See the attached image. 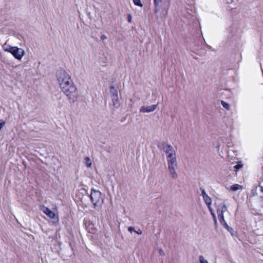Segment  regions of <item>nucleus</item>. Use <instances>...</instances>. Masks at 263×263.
Segmentation results:
<instances>
[{
	"label": "nucleus",
	"instance_id": "f257e3e1",
	"mask_svg": "<svg viewBox=\"0 0 263 263\" xmlns=\"http://www.w3.org/2000/svg\"><path fill=\"white\" fill-rule=\"evenodd\" d=\"M57 76L62 91L68 97L69 101L72 103L77 101L79 97L77 88L69 75L65 71L60 70Z\"/></svg>",
	"mask_w": 263,
	"mask_h": 263
},
{
	"label": "nucleus",
	"instance_id": "f03ea898",
	"mask_svg": "<svg viewBox=\"0 0 263 263\" xmlns=\"http://www.w3.org/2000/svg\"><path fill=\"white\" fill-rule=\"evenodd\" d=\"M3 49L5 51L11 53L18 60H21L25 53L24 50L22 48L16 46H11L7 43L3 45Z\"/></svg>",
	"mask_w": 263,
	"mask_h": 263
},
{
	"label": "nucleus",
	"instance_id": "7ed1b4c3",
	"mask_svg": "<svg viewBox=\"0 0 263 263\" xmlns=\"http://www.w3.org/2000/svg\"><path fill=\"white\" fill-rule=\"evenodd\" d=\"M90 198L94 208H96L99 205H101L103 202L102 194L98 190L92 189Z\"/></svg>",
	"mask_w": 263,
	"mask_h": 263
},
{
	"label": "nucleus",
	"instance_id": "20e7f679",
	"mask_svg": "<svg viewBox=\"0 0 263 263\" xmlns=\"http://www.w3.org/2000/svg\"><path fill=\"white\" fill-rule=\"evenodd\" d=\"M158 147L160 149H163L166 154L167 158L172 157L176 155L175 151L172 145L166 144L164 142H162L158 144Z\"/></svg>",
	"mask_w": 263,
	"mask_h": 263
},
{
	"label": "nucleus",
	"instance_id": "39448f33",
	"mask_svg": "<svg viewBox=\"0 0 263 263\" xmlns=\"http://www.w3.org/2000/svg\"><path fill=\"white\" fill-rule=\"evenodd\" d=\"M110 92L111 93L112 106L114 107V108H118L120 105V101L118 98V91L116 89H115L114 86H111L110 87Z\"/></svg>",
	"mask_w": 263,
	"mask_h": 263
},
{
	"label": "nucleus",
	"instance_id": "423d86ee",
	"mask_svg": "<svg viewBox=\"0 0 263 263\" xmlns=\"http://www.w3.org/2000/svg\"><path fill=\"white\" fill-rule=\"evenodd\" d=\"M227 210V208L226 205L221 203L220 204L217 209V215L219 220L220 222L223 225L224 223L225 220L223 216V213Z\"/></svg>",
	"mask_w": 263,
	"mask_h": 263
},
{
	"label": "nucleus",
	"instance_id": "0eeeda50",
	"mask_svg": "<svg viewBox=\"0 0 263 263\" xmlns=\"http://www.w3.org/2000/svg\"><path fill=\"white\" fill-rule=\"evenodd\" d=\"M157 106V105H152L148 106H143L140 108V111L142 112H151L154 111Z\"/></svg>",
	"mask_w": 263,
	"mask_h": 263
},
{
	"label": "nucleus",
	"instance_id": "6e6552de",
	"mask_svg": "<svg viewBox=\"0 0 263 263\" xmlns=\"http://www.w3.org/2000/svg\"><path fill=\"white\" fill-rule=\"evenodd\" d=\"M203 199L205 203V204L207 205L208 208L209 210H211V205L212 204V199L208 195L206 196H205L203 198Z\"/></svg>",
	"mask_w": 263,
	"mask_h": 263
},
{
	"label": "nucleus",
	"instance_id": "1a4fd4ad",
	"mask_svg": "<svg viewBox=\"0 0 263 263\" xmlns=\"http://www.w3.org/2000/svg\"><path fill=\"white\" fill-rule=\"evenodd\" d=\"M44 212L51 218H54L55 216V213L51 211L50 209L48 208H45Z\"/></svg>",
	"mask_w": 263,
	"mask_h": 263
},
{
	"label": "nucleus",
	"instance_id": "9d476101",
	"mask_svg": "<svg viewBox=\"0 0 263 263\" xmlns=\"http://www.w3.org/2000/svg\"><path fill=\"white\" fill-rule=\"evenodd\" d=\"M242 189V186L238 184H235L231 186L230 191H236L238 190Z\"/></svg>",
	"mask_w": 263,
	"mask_h": 263
},
{
	"label": "nucleus",
	"instance_id": "9b49d317",
	"mask_svg": "<svg viewBox=\"0 0 263 263\" xmlns=\"http://www.w3.org/2000/svg\"><path fill=\"white\" fill-rule=\"evenodd\" d=\"M167 158V163H168V164H175V163H177L176 155L173 156L172 157H168V158Z\"/></svg>",
	"mask_w": 263,
	"mask_h": 263
},
{
	"label": "nucleus",
	"instance_id": "f8f14e48",
	"mask_svg": "<svg viewBox=\"0 0 263 263\" xmlns=\"http://www.w3.org/2000/svg\"><path fill=\"white\" fill-rule=\"evenodd\" d=\"M169 171L173 178H177V174L176 172V169H171L169 170Z\"/></svg>",
	"mask_w": 263,
	"mask_h": 263
},
{
	"label": "nucleus",
	"instance_id": "ddd939ff",
	"mask_svg": "<svg viewBox=\"0 0 263 263\" xmlns=\"http://www.w3.org/2000/svg\"><path fill=\"white\" fill-rule=\"evenodd\" d=\"M85 162H86V165L88 167H90L91 166V161L90 159L87 157L85 158Z\"/></svg>",
	"mask_w": 263,
	"mask_h": 263
},
{
	"label": "nucleus",
	"instance_id": "4468645a",
	"mask_svg": "<svg viewBox=\"0 0 263 263\" xmlns=\"http://www.w3.org/2000/svg\"><path fill=\"white\" fill-rule=\"evenodd\" d=\"M221 104L222 106L227 110L230 109V105L223 101H221Z\"/></svg>",
	"mask_w": 263,
	"mask_h": 263
},
{
	"label": "nucleus",
	"instance_id": "2eb2a0df",
	"mask_svg": "<svg viewBox=\"0 0 263 263\" xmlns=\"http://www.w3.org/2000/svg\"><path fill=\"white\" fill-rule=\"evenodd\" d=\"M200 190L201 191V195L202 196V197L203 198L205 196H208V195L206 194V193H205V190L203 188V186H200Z\"/></svg>",
	"mask_w": 263,
	"mask_h": 263
},
{
	"label": "nucleus",
	"instance_id": "dca6fc26",
	"mask_svg": "<svg viewBox=\"0 0 263 263\" xmlns=\"http://www.w3.org/2000/svg\"><path fill=\"white\" fill-rule=\"evenodd\" d=\"M199 260L200 263H209L208 261L204 258L202 255L199 256Z\"/></svg>",
	"mask_w": 263,
	"mask_h": 263
},
{
	"label": "nucleus",
	"instance_id": "f3484780",
	"mask_svg": "<svg viewBox=\"0 0 263 263\" xmlns=\"http://www.w3.org/2000/svg\"><path fill=\"white\" fill-rule=\"evenodd\" d=\"M134 4L136 6L142 7L143 5L140 0H133Z\"/></svg>",
	"mask_w": 263,
	"mask_h": 263
},
{
	"label": "nucleus",
	"instance_id": "a211bd4d",
	"mask_svg": "<svg viewBox=\"0 0 263 263\" xmlns=\"http://www.w3.org/2000/svg\"><path fill=\"white\" fill-rule=\"evenodd\" d=\"M243 166V165L241 164H237V165H235L234 166V171L237 172L238 171L239 169H240L241 167H242Z\"/></svg>",
	"mask_w": 263,
	"mask_h": 263
},
{
	"label": "nucleus",
	"instance_id": "6ab92c4d",
	"mask_svg": "<svg viewBox=\"0 0 263 263\" xmlns=\"http://www.w3.org/2000/svg\"><path fill=\"white\" fill-rule=\"evenodd\" d=\"M223 226L226 229H227L230 233H232V231L233 230V229L229 227L228 224L226 223V222H224V223L223 224Z\"/></svg>",
	"mask_w": 263,
	"mask_h": 263
},
{
	"label": "nucleus",
	"instance_id": "aec40b11",
	"mask_svg": "<svg viewBox=\"0 0 263 263\" xmlns=\"http://www.w3.org/2000/svg\"><path fill=\"white\" fill-rule=\"evenodd\" d=\"M209 211H210L211 212V215H212V217L213 218V219L215 221V223H217V220H216V215L215 214V213H214L212 208L211 207V210H209Z\"/></svg>",
	"mask_w": 263,
	"mask_h": 263
},
{
	"label": "nucleus",
	"instance_id": "412c9836",
	"mask_svg": "<svg viewBox=\"0 0 263 263\" xmlns=\"http://www.w3.org/2000/svg\"><path fill=\"white\" fill-rule=\"evenodd\" d=\"M177 163H175V164H168V170H171V169H176V167H177Z\"/></svg>",
	"mask_w": 263,
	"mask_h": 263
},
{
	"label": "nucleus",
	"instance_id": "4be33fe9",
	"mask_svg": "<svg viewBox=\"0 0 263 263\" xmlns=\"http://www.w3.org/2000/svg\"><path fill=\"white\" fill-rule=\"evenodd\" d=\"M155 6H158L162 2V0H154Z\"/></svg>",
	"mask_w": 263,
	"mask_h": 263
},
{
	"label": "nucleus",
	"instance_id": "5701e85b",
	"mask_svg": "<svg viewBox=\"0 0 263 263\" xmlns=\"http://www.w3.org/2000/svg\"><path fill=\"white\" fill-rule=\"evenodd\" d=\"M5 124V121H4L2 120H0V130L4 126Z\"/></svg>",
	"mask_w": 263,
	"mask_h": 263
},
{
	"label": "nucleus",
	"instance_id": "b1692460",
	"mask_svg": "<svg viewBox=\"0 0 263 263\" xmlns=\"http://www.w3.org/2000/svg\"><path fill=\"white\" fill-rule=\"evenodd\" d=\"M155 6V13H158V12L159 10V5L158 6Z\"/></svg>",
	"mask_w": 263,
	"mask_h": 263
},
{
	"label": "nucleus",
	"instance_id": "393cba45",
	"mask_svg": "<svg viewBox=\"0 0 263 263\" xmlns=\"http://www.w3.org/2000/svg\"><path fill=\"white\" fill-rule=\"evenodd\" d=\"M128 231L130 232V233H132L133 231H134L135 232V230H134V228L133 227H130L128 228Z\"/></svg>",
	"mask_w": 263,
	"mask_h": 263
},
{
	"label": "nucleus",
	"instance_id": "a878e982",
	"mask_svg": "<svg viewBox=\"0 0 263 263\" xmlns=\"http://www.w3.org/2000/svg\"><path fill=\"white\" fill-rule=\"evenodd\" d=\"M159 253L161 256L164 255V252H163V250L162 249H159Z\"/></svg>",
	"mask_w": 263,
	"mask_h": 263
},
{
	"label": "nucleus",
	"instance_id": "bb28decb",
	"mask_svg": "<svg viewBox=\"0 0 263 263\" xmlns=\"http://www.w3.org/2000/svg\"><path fill=\"white\" fill-rule=\"evenodd\" d=\"M135 232L138 234V235H141L142 233V232L141 230H138V231H135Z\"/></svg>",
	"mask_w": 263,
	"mask_h": 263
},
{
	"label": "nucleus",
	"instance_id": "cd10ccee",
	"mask_svg": "<svg viewBox=\"0 0 263 263\" xmlns=\"http://www.w3.org/2000/svg\"><path fill=\"white\" fill-rule=\"evenodd\" d=\"M107 39V37L105 35L103 34V35H102L101 36V39L102 40H106Z\"/></svg>",
	"mask_w": 263,
	"mask_h": 263
},
{
	"label": "nucleus",
	"instance_id": "c85d7f7f",
	"mask_svg": "<svg viewBox=\"0 0 263 263\" xmlns=\"http://www.w3.org/2000/svg\"><path fill=\"white\" fill-rule=\"evenodd\" d=\"M131 19H132V16H131L130 14H129L128 16V21L129 22H131Z\"/></svg>",
	"mask_w": 263,
	"mask_h": 263
},
{
	"label": "nucleus",
	"instance_id": "c756f323",
	"mask_svg": "<svg viewBox=\"0 0 263 263\" xmlns=\"http://www.w3.org/2000/svg\"><path fill=\"white\" fill-rule=\"evenodd\" d=\"M261 205L263 207V196L260 197Z\"/></svg>",
	"mask_w": 263,
	"mask_h": 263
}]
</instances>
